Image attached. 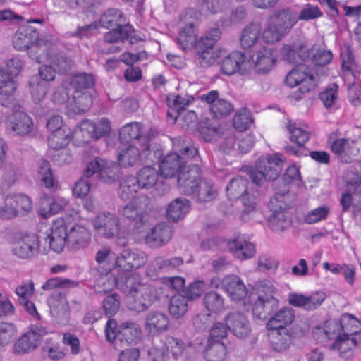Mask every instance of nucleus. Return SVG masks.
<instances>
[{
  "mask_svg": "<svg viewBox=\"0 0 361 361\" xmlns=\"http://www.w3.org/2000/svg\"><path fill=\"white\" fill-rule=\"evenodd\" d=\"M126 293L130 310L141 312L148 309L157 298V290L152 285L143 283L141 276L137 273L121 274L111 279L109 274H102L95 281L94 290L103 295L111 291L114 286Z\"/></svg>",
  "mask_w": 361,
  "mask_h": 361,
  "instance_id": "1",
  "label": "nucleus"
},
{
  "mask_svg": "<svg viewBox=\"0 0 361 361\" xmlns=\"http://www.w3.org/2000/svg\"><path fill=\"white\" fill-rule=\"evenodd\" d=\"M252 291L251 301L253 316L264 319L279 305V300L275 297L278 289L271 281L264 279L255 283Z\"/></svg>",
  "mask_w": 361,
  "mask_h": 361,
  "instance_id": "2",
  "label": "nucleus"
},
{
  "mask_svg": "<svg viewBox=\"0 0 361 361\" xmlns=\"http://www.w3.org/2000/svg\"><path fill=\"white\" fill-rule=\"evenodd\" d=\"M297 12L283 9L275 12L262 31V41L271 46L281 41L297 23Z\"/></svg>",
  "mask_w": 361,
  "mask_h": 361,
  "instance_id": "3",
  "label": "nucleus"
},
{
  "mask_svg": "<svg viewBox=\"0 0 361 361\" xmlns=\"http://www.w3.org/2000/svg\"><path fill=\"white\" fill-rule=\"evenodd\" d=\"M181 140L173 141V148L175 152L168 154L159 165L160 174L165 178L173 177L185 166L186 158L193 157L197 154L195 147L183 146Z\"/></svg>",
  "mask_w": 361,
  "mask_h": 361,
  "instance_id": "4",
  "label": "nucleus"
},
{
  "mask_svg": "<svg viewBox=\"0 0 361 361\" xmlns=\"http://www.w3.org/2000/svg\"><path fill=\"white\" fill-rule=\"evenodd\" d=\"M14 47L18 51H25L31 49L30 56L37 63L44 61V51L46 49L42 46V40L39 39L37 30L30 25H23L19 27L13 38Z\"/></svg>",
  "mask_w": 361,
  "mask_h": 361,
  "instance_id": "5",
  "label": "nucleus"
},
{
  "mask_svg": "<svg viewBox=\"0 0 361 361\" xmlns=\"http://www.w3.org/2000/svg\"><path fill=\"white\" fill-rule=\"evenodd\" d=\"M149 200L146 196H139L120 209V214L133 222V231L144 233L149 226V218L146 212Z\"/></svg>",
  "mask_w": 361,
  "mask_h": 361,
  "instance_id": "6",
  "label": "nucleus"
},
{
  "mask_svg": "<svg viewBox=\"0 0 361 361\" xmlns=\"http://www.w3.org/2000/svg\"><path fill=\"white\" fill-rule=\"evenodd\" d=\"M11 251L19 259H30L38 254H47L48 247L35 233H19L13 239Z\"/></svg>",
  "mask_w": 361,
  "mask_h": 361,
  "instance_id": "7",
  "label": "nucleus"
},
{
  "mask_svg": "<svg viewBox=\"0 0 361 361\" xmlns=\"http://www.w3.org/2000/svg\"><path fill=\"white\" fill-rule=\"evenodd\" d=\"M116 322L109 319L105 327V335L106 340L113 343L115 348H117V342L126 343V344L136 343L140 338L141 329L138 324L133 322H123L116 331Z\"/></svg>",
  "mask_w": 361,
  "mask_h": 361,
  "instance_id": "8",
  "label": "nucleus"
},
{
  "mask_svg": "<svg viewBox=\"0 0 361 361\" xmlns=\"http://www.w3.org/2000/svg\"><path fill=\"white\" fill-rule=\"evenodd\" d=\"M283 166V156L279 154L260 158L255 170L250 171V177L256 185H260L264 180H274L281 173Z\"/></svg>",
  "mask_w": 361,
  "mask_h": 361,
  "instance_id": "9",
  "label": "nucleus"
},
{
  "mask_svg": "<svg viewBox=\"0 0 361 361\" xmlns=\"http://www.w3.org/2000/svg\"><path fill=\"white\" fill-rule=\"evenodd\" d=\"M197 19L193 9L185 11L180 16V32L176 42L178 47L185 51L192 49L197 42Z\"/></svg>",
  "mask_w": 361,
  "mask_h": 361,
  "instance_id": "10",
  "label": "nucleus"
},
{
  "mask_svg": "<svg viewBox=\"0 0 361 361\" xmlns=\"http://www.w3.org/2000/svg\"><path fill=\"white\" fill-rule=\"evenodd\" d=\"M277 60L274 49L268 45H259L252 49L246 59L248 63L247 71L255 70L257 73L264 74L270 71Z\"/></svg>",
  "mask_w": 361,
  "mask_h": 361,
  "instance_id": "11",
  "label": "nucleus"
},
{
  "mask_svg": "<svg viewBox=\"0 0 361 361\" xmlns=\"http://www.w3.org/2000/svg\"><path fill=\"white\" fill-rule=\"evenodd\" d=\"M98 173L99 179L106 184H113L121 176L120 167L114 161L96 157L87 163L85 176L90 178Z\"/></svg>",
  "mask_w": 361,
  "mask_h": 361,
  "instance_id": "12",
  "label": "nucleus"
},
{
  "mask_svg": "<svg viewBox=\"0 0 361 361\" xmlns=\"http://www.w3.org/2000/svg\"><path fill=\"white\" fill-rule=\"evenodd\" d=\"M226 190L227 196L231 200L241 198L244 206L242 214L243 219H245V214L256 210L257 199L254 195H249L247 191V180L245 178L240 176L233 178L229 182Z\"/></svg>",
  "mask_w": 361,
  "mask_h": 361,
  "instance_id": "13",
  "label": "nucleus"
},
{
  "mask_svg": "<svg viewBox=\"0 0 361 361\" xmlns=\"http://www.w3.org/2000/svg\"><path fill=\"white\" fill-rule=\"evenodd\" d=\"M286 82L291 87L299 86L298 91L301 94L307 93L317 86V80L312 71L304 64L290 71L286 76Z\"/></svg>",
  "mask_w": 361,
  "mask_h": 361,
  "instance_id": "14",
  "label": "nucleus"
},
{
  "mask_svg": "<svg viewBox=\"0 0 361 361\" xmlns=\"http://www.w3.org/2000/svg\"><path fill=\"white\" fill-rule=\"evenodd\" d=\"M92 225L98 235L103 238L111 239L120 236V219L116 214L102 212L92 220Z\"/></svg>",
  "mask_w": 361,
  "mask_h": 361,
  "instance_id": "15",
  "label": "nucleus"
},
{
  "mask_svg": "<svg viewBox=\"0 0 361 361\" xmlns=\"http://www.w3.org/2000/svg\"><path fill=\"white\" fill-rule=\"evenodd\" d=\"M358 139L329 137V144L333 153L337 154L342 162L350 163L355 160L360 152Z\"/></svg>",
  "mask_w": 361,
  "mask_h": 361,
  "instance_id": "16",
  "label": "nucleus"
},
{
  "mask_svg": "<svg viewBox=\"0 0 361 361\" xmlns=\"http://www.w3.org/2000/svg\"><path fill=\"white\" fill-rule=\"evenodd\" d=\"M147 262L145 252L133 249H124L115 259L114 269L121 272L130 271L143 267Z\"/></svg>",
  "mask_w": 361,
  "mask_h": 361,
  "instance_id": "17",
  "label": "nucleus"
},
{
  "mask_svg": "<svg viewBox=\"0 0 361 361\" xmlns=\"http://www.w3.org/2000/svg\"><path fill=\"white\" fill-rule=\"evenodd\" d=\"M198 98L209 106L210 115L214 118H224L233 111V105L228 100L220 97L216 90L202 94Z\"/></svg>",
  "mask_w": 361,
  "mask_h": 361,
  "instance_id": "18",
  "label": "nucleus"
},
{
  "mask_svg": "<svg viewBox=\"0 0 361 361\" xmlns=\"http://www.w3.org/2000/svg\"><path fill=\"white\" fill-rule=\"evenodd\" d=\"M119 137L121 142H134L133 145L139 144L142 152L149 149V139L142 132L140 123L135 122L126 124L120 130Z\"/></svg>",
  "mask_w": 361,
  "mask_h": 361,
  "instance_id": "19",
  "label": "nucleus"
},
{
  "mask_svg": "<svg viewBox=\"0 0 361 361\" xmlns=\"http://www.w3.org/2000/svg\"><path fill=\"white\" fill-rule=\"evenodd\" d=\"M224 323L228 330L238 338H246L251 333L250 323L245 315L241 312L228 313L224 318Z\"/></svg>",
  "mask_w": 361,
  "mask_h": 361,
  "instance_id": "20",
  "label": "nucleus"
},
{
  "mask_svg": "<svg viewBox=\"0 0 361 361\" xmlns=\"http://www.w3.org/2000/svg\"><path fill=\"white\" fill-rule=\"evenodd\" d=\"M324 299L325 294L323 292H315L310 295L290 292L288 295L289 305L307 311L317 309L324 302Z\"/></svg>",
  "mask_w": 361,
  "mask_h": 361,
  "instance_id": "21",
  "label": "nucleus"
},
{
  "mask_svg": "<svg viewBox=\"0 0 361 361\" xmlns=\"http://www.w3.org/2000/svg\"><path fill=\"white\" fill-rule=\"evenodd\" d=\"M184 261L180 257H173L164 259L161 257H157L152 259L147 268V274L149 276L164 271L165 273H178L180 271Z\"/></svg>",
  "mask_w": 361,
  "mask_h": 361,
  "instance_id": "22",
  "label": "nucleus"
},
{
  "mask_svg": "<svg viewBox=\"0 0 361 361\" xmlns=\"http://www.w3.org/2000/svg\"><path fill=\"white\" fill-rule=\"evenodd\" d=\"M172 235V228L166 223H159L144 235V239L150 247L158 248L168 243Z\"/></svg>",
  "mask_w": 361,
  "mask_h": 361,
  "instance_id": "23",
  "label": "nucleus"
},
{
  "mask_svg": "<svg viewBox=\"0 0 361 361\" xmlns=\"http://www.w3.org/2000/svg\"><path fill=\"white\" fill-rule=\"evenodd\" d=\"M201 170L197 164L184 166L178 176V185L182 192L191 195L195 192V185L200 177Z\"/></svg>",
  "mask_w": 361,
  "mask_h": 361,
  "instance_id": "24",
  "label": "nucleus"
},
{
  "mask_svg": "<svg viewBox=\"0 0 361 361\" xmlns=\"http://www.w3.org/2000/svg\"><path fill=\"white\" fill-rule=\"evenodd\" d=\"M44 244L48 247L59 253L63 251L66 243H67V228L63 220H59L53 224L51 231L44 239Z\"/></svg>",
  "mask_w": 361,
  "mask_h": 361,
  "instance_id": "25",
  "label": "nucleus"
},
{
  "mask_svg": "<svg viewBox=\"0 0 361 361\" xmlns=\"http://www.w3.org/2000/svg\"><path fill=\"white\" fill-rule=\"evenodd\" d=\"M223 290L227 293L231 300L240 301L247 294V288L243 281L237 275H228L221 281Z\"/></svg>",
  "mask_w": 361,
  "mask_h": 361,
  "instance_id": "26",
  "label": "nucleus"
},
{
  "mask_svg": "<svg viewBox=\"0 0 361 361\" xmlns=\"http://www.w3.org/2000/svg\"><path fill=\"white\" fill-rule=\"evenodd\" d=\"M90 240V231L82 224H75L67 230V245L73 249L85 248Z\"/></svg>",
  "mask_w": 361,
  "mask_h": 361,
  "instance_id": "27",
  "label": "nucleus"
},
{
  "mask_svg": "<svg viewBox=\"0 0 361 361\" xmlns=\"http://www.w3.org/2000/svg\"><path fill=\"white\" fill-rule=\"evenodd\" d=\"M248 63H246L245 55L240 51H233L224 58L221 63V68L226 75H232L239 72L244 75L248 73Z\"/></svg>",
  "mask_w": 361,
  "mask_h": 361,
  "instance_id": "28",
  "label": "nucleus"
},
{
  "mask_svg": "<svg viewBox=\"0 0 361 361\" xmlns=\"http://www.w3.org/2000/svg\"><path fill=\"white\" fill-rule=\"evenodd\" d=\"M335 338L336 341L331 345V349L337 350L344 359H349L353 355L354 349L361 343V335L359 338L350 337L338 332Z\"/></svg>",
  "mask_w": 361,
  "mask_h": 361,
  "instance_id": "29",
  "label": "nucleus"
},
{
  "mask_svg": "<svg viewBox=\"0 0 361 361\" xmlns=\"http://www.w3.org/2000/svg\"><path fill=\"white\" fill-rule=\"evenodd\" d=\"M146 152L141 150L135 145H123L118 149V161L122 167H131L138 164L141 160V157Z\"/></svg>",
  "mask_w": 361,
  "mask_h": 361,
  "instance_id": "30",
  "label": "nucleus"
},
{
  "mask_svg": "<svg viewBox=\"0 0 361 361\" xmlns=\"http://www.w3.org/2000/svg\"><path fill=\"white\" fill-rule=\"evenodd\" d=\"M281 58L288 63L298 62V59L307 61L310 58V49L302 42L293 45L284 44L280 49Z\"/></svg>",
  "mask_w": 361,
  "mask_h": 361,
  "instance_id": "31",
  "label": "nucleus"
},
{
  "mask_svg": "<svg viewBox=\"0 0 361 361\" xmlns=\"http://www.w3.org/2000/svg\"><path fill=\"white\" fill-rule=\"evenodd\" d=\"M295 319V311L289 307L278 310L271 316L267 323L269 330H287L286 326L290 325Z\"/></svg>",
  "mask_w": 361,
  "mask_h": 361,
  "instance_id": "32",
  "label": "nucleus"
},
{
  "mask_svg": "<svg viewBox=\"0 0 361 361\" xmlns=\"http://www.w3.org/2000/svg\"><path fill=\"white\" fill-rule=\"evenodd\" d=\"M262 27L258 23H250L243 30L240 37L241 47L245 49L262 45Z\"/></svg>",
  "mask_w": 361,
  "mask_h": 361,
  "instance_id": "33",
  "label": "nucleus"
},
{
  "mask_svg": "<svg viewBox=\"0 0 361 361\" xmlns=\"http://www.w3.org/2000/svg\"><path fill=\"white\" fill-rule=\"evenodd\" d=\"M228 249L233 256L240 260L252 257L256 252L255 245L241 237L235 238L229 242Z\"/></svg>",
  "mask_w": 361,
  "mask_h": 361,
  "instance_id": "34",
  "label": "nucleus"
},
{
  "mask_svg": "<svg viewBox=\"0 0 361 361\" xmlns=\"http://www.w3.org/2000/svg\"><path fill=\"white\" fill-rule=\"evenodd\" d=\"M169 326V318L163 312L150 311L145 320V329L149 334H156L166 330Z\"/></svg>",
  "mask_w": 361,
  "mask_h": 361,
  "instance_id": "35",
  "label": "nucleus"
},
{
  "mask_svg": "<svg viewBox=\"0 0 361 361\" xmlns=\"http://www.w3.org/2000/svg\"><path fill=\"white\" fill-rule=\"evenodd\" d=\"M68 111L74 114L85 112L92 104V97L89 91L73 90L72 98L68 97Z\"/></svg>",
  "mask_w": 361,
  "mask_h": 361,
  "instance_id": "36",
  "label": "nucleus"
},
{
  "mask_svg": "<svg viewBox=\"0 0 361 361\" xmlns=\"http://www.w3.org/2000/svg\"><path fill=\"white\" fill-rule=\"evenodd\" d=\"M32 126V118L22 111L13 114L8 124V129L11 130L13 133L20 135L29 133L31 131Z\"/></svg>",
  "mask_w": 361,
  "mask_h": 361,
  "instance_id": "37",
  "label": "nucleus"
},
{
  "mask_svg": "<svg viewBox=\"0 0 361 361\" xmlns=\"http://www.w3.org/2000/svg\"><path fill=\"white\" fill-rule=\"evenodd\" d=\"M190 209V202L185 198H176L173 200L166 209V216L169 220L178 221L183 219Z\"/></svg>",
  "mask_w": 361,
  "mask_h": 361,
  "instance_id": "38",
  "label": "nucleus"
},
{
  "mask_svg": "<svg viewBox=\"0 0 361 361\" xmlns=\"http://www.w3.org/2000/svg\"><path fill=\"white\" fill-rule=\"evenodd\" d=\"M68 200L61 196L47 197L42 202V207L39 212L41 216L47 218L60 212L68 205Z\"/></svg>",
  "mask_w": 361,
  "mask_h": 361,
  "instance_id": "39",
  "label": "nucleus"
},
{
  "mask_svg": "<svg viewBox=\"0 0 361 361\" xmlns=\"http://www.w3.org/2000/svg\"><path fill=\"white\" fill-rule=\"evenodd\" d=\"M338 326L337 332L341 334L357 338L361 335V322L350 314L342 315Z\"/></svg>",
  "mask_w": 361,
  "mask_h": 361,
  "instance_id": "40",
  "label": "nucleus"
},
{
  "mask_svg": "<svg viewBox=\"0 0 361 361\" xmlns=\"http://www.w3.org/2000/svg\"><path fill=\"white\" fill-rule=\"evenodd\" d=\"M135 178L141 189L149 190L157 183L159 173L154 167L146 166L139 170Z\"/></svg>",
  "mask_w": 361,
  "mask_h": 361,
  "instance_id": "41",
  "label": "nucleus"
},
{
  "mask_svg": "<svg viewBox=\"0 0 361 361\" xmlns=\"http://www.w3.org/2000/svg\"><path fill=\"white\" fill-rule=\"evenodd\" d=\"M94 123L90 120H85L74 130L72 137L78 145L88 143L95 140L94 134Z\"/></svg>",
  "mask_w": 361,
  "mask_h": 361,
  "instance_id": "42",
  "label": "nucleus"
},
{
  "mask_svg": "<svg viewBox=\"0 0 361 361\" xmlns=\"http://www.w3.org/2000/svg\"><path fill=\"white\" fill-rule=\"evenodd\" d=\"M269 337L271 348L277 352L286 350L291 344V336L288 330H272Z\"/></svg>",
  "mask_w": 361,
  "mask_h": 361,
  "instance_id": "43",
  "label": "nucleus"
},
{
  "mask_svg": "<svg viewBox=\"0 0 361 361\" xmlns=\"http://www.w3.org/2000/svg\"><path fill=\"white\" fill-rule=\"evenodd\" d=\"M290 140L298 146L304 145L310 139L311 128L305 123H290L288 126Z\"/></svg>",
  "mask_w": 361,
  "mask_h": 361,
  "instance_id": "44",
  "label": "nucleus"
},
{
  "mask_svg": "<svg viewBox=\"0 0 361 361\" xmlns=\"http://www.w3.org/2000/svg\"><path fill=\"white\" fill-rule=\"evenodd\" d=\"M338 327V322L329 320L323 325L315 327L313 336L318 342H325L335 338Z\"/></svg>",
  "mask_w": 361,
  "mask_h": 361,
  "instance_id": "45",
  "label": "nucleus"
},
{
  "mask_svg": "<svg viewBox=\"0 0 361 361\" xmlns=\"http://www.w3.org/2000/svg\"><path fill=\"white\" fill-rule=\"evenodd\" d=\"M195 192H192L196 195L200 202H207L214 200L217 192L212 181L208 180H200L195 188Z\"/></svg>",
  "mask_w": 361,
  "mask_h": 361,
  "instance_id": "46",
  "label": "nucleus"
},
{
  "mask_svg": "<svg viewBox=\"0 0 361 361\" xmlns=\"http://www.w3.org/2000/svg\"><path fill=\"white\" fill-rule=\"evenodd\" d=\"M141 189L135 177L127 176L120 183L118 195L124 201L135 199V195Z\"/></svg>",
  "mask_w": 361,
  "mask_h": 361,
  "instance_id": "47",
  "label": "nucleus"
},
{
  "mask_svg": "<svg viewBox=\"0 0 361 361\" xmlns=\"http://www.w3.org/2000/svg\"><path fill=\"white\" fill-rule=\"evenodd\" d=\"M226 354L225 345L221 341H216L207 345L204 351V358L205 361H225Z\"/></svg>",
  "mask_w": 361,
  "mask_h": 361,
  "instance_id": "48",
  "label": "nucleus"
},
{
  "mask_svg": "<svg viewBox=\"0 0 361 361\" xmlns=\"http://www.w3.org/2000/svg\"><path fill=\"white\" fill-rule=\"evenodd\" d=\"M49 85L44 81H40L37 75H34L30 81V91L35 102H39L46 97Z\"/></svg>",
  "mask_w": 361,
  "mask_h": 361,
  "instance_id": "49",
  "label": "nucleus"
},
{
  "mask_svg": "<svg viewBox=\"0 0 361 361\" xmlns=\"http://www.w3.org/2000/svg\"><path fill=\"white\" fill-rule=\"evenodd\" d=\"M71 139L73 137L70 130L66 131L63 128L52 132L48 139V144L51 149L58 150L66 146Z\"/></svg>",
  "mask_w": 361,
  "mask_h": 361,
  "instance_id": "50",
  "label": "nucleus"
},
{
  "mask_svg": "<svg viewBox=\"0 0 361 361\" xmlns=\"http://www.w3.org/2000/svg\"><path fill=\"white\" fill-rule=\"evenodd\" d=\"M287 212L283 209L275 211L269 219L270 228L276 233L283 231L290 224Z\"/></svg>",
  "mask_w": 361,
  "mask_h": 361,
  "instance_id": "51",
  "label": "nucleus"
},
{
  "mask_svg": "<svg viewBox=\"0 0 361 361\" xmlns=\"http://www.w3.org/2000/svg\"><path fill=\"white\" fill-rule=\"evenodd\" d=\"M133 29L130 25H119L117 28L113 29L106 32L104 40L109 43L121 42L131 38Z\"/></svg>",
  "mask_w": 361,
  "mask_h": 361,
  "instance_id": "52",
  "label": "nucleus"
},
{
  "mask_svg": "<svg viewBox=\"0 0 361 361\" xmlns=\"http://www.w3.org/2000/svg\"><path fill=\"white\" fill-rule=\"evenodd\" d=\"M7 202L8 205L14 204V208H16L18 215H23L32 209L30 199L23 194L7 196Z\"/></svg>",
  "mask_w": 361,
  "mask_h": 361,
  "instance_id": "53",
  "label": "nucleus"
},
{
  "mask_svg": "<svg viewBox=\"0 0 361 361\" xmlns=\"http://www.w3.org/2000/svg\"><path fill=\"white\" fill-rule=\"evenodd\" d=\"M18 83L11 75L0 72V97L1 99H7L12 97L16 91Z\"/></svg>",
  "mask_w": 361,
  "mask_h": 361,
  "instance_id": "54",
  "label": "nucleus"
},
{
  "mask_svg": "<svg viewBox=\"0 0 361 361\" xmlns=\"http://www.w3.org/2000/svg\"><path fill=\"white\" fill-rule=\"evenodd\" d=\"M221 32L219 28L214 27L207 31L196 44L197 49H213L216 42L220 39Z\"/></svg>",
  "mask_w": 361,
  "mask_h": 361,
  "instance_id": "55",
  "label": "nucleus"
},
{
  "mask_svg": "<svg viewBox=\"0 0 361 361\" xmlns=\"http://www.w3.org/2000/svg\"><path fill=\"white\" fill-rule=\"evenodd\" d=\"M186 348L187 345L178 338L172 336L166 338L164 349L168 356L171 354L174 359H178L183 354Z\"/></svg>",
  "mask_w": 361,
  "mask_h": 361,
  "instance_id": "56",
  "label": "nucleus"
},
{
  "mask_svg": "<svg viewBox=\"0 0 361 361\" xmlns=\"http://www.w3.org/2000/svg\"><path fill=\"white\" fill-rule=\"evenodd\" d=\"M169 312L175 317H180L185 314L188 310V299L182 294H176L171 297Z\"/></svg>",
  "mask_w": 361,
  "mask_h": 361,
  "instance_id": "57",
  "label": "nucleus"
},
{
  "mask_svg": "<svg viewBox=\"0 0 361 361\" xmlns=\"http://www.w3.org/2000/svg\"><path fill=\"white\" fill-rule=\"evenodd\" d=\"M341 56L343 61L342 68L344 73V80L348 78H354L353 70L356 68V63L348 46H344L341 49Z\"/></svg>",
  "mask_w": 361,
  "mask_h": 361,
  "instance_id": "58",
  "label": "nucleus"
},
{
  "mask_svg": "<svg viewBox=\"0 0 361 361\" xmlns=\"http://www.w3.org/2000/svg\"><path fill=\"white\" fill-rule=\"evenodd\" d=\"M123 13L118 9H109L106 11L100 18L99 23L102 27L109 28L113 25H121L124 23Z\"/></svg>",
  "mask_w": 361,
  "mask_h": 361,
  "instance_id": "59",
  "label": "nucleus"
},
{
  "mask_svg": "<svg viewBox=\"0 0 361 361\" xmlns=\"http://www.w3.org/2000/svg\"><path fill=\"white\" fill-rule=\"evenodd\" d=\"M204 304L207 310L216 313L224 310V298L216 292H209L204 297Z\"/></svg>",
  "mask_w": 361,
  "mask_h": 361,
  "instance_id": "60",
  "label": "nucleus"
},
{
  "mask_svg": "<svg viewBox=\"0 0 361 361\" xmlns=\"http://www.w3.org/2000/svg\"><path fill=\"white\" fill-rule=\"evenodd\" d=\"M38 345L35 338H33L28 332L23 334L15 343L14 350L16 353L23 354L35 349Z\"/></svg>",
  "mask_w": 361,
  "mask_h": 361,
  "instance_id": "61",
  "label": "nucleus"
},
{
  "mask_svg": "<svg viewBox=\"0 0 361 361\" xmlns=\"http://www.w3.org/2000/svg\"><path fill=\"white\" fill-rule=\"evenodd\" d=\"M23 65V61L20 57H12L4 61V66L0 68V72L14 78L22 71Z\"/></svg>",
  "mask_w": 361,
  "mask_h": 361,
  "instance_id": "62",
  "label": "nucleus"
},
{
  "mask_svg": "<svg viewBox=\"0 0 361 361\" xmlns=\"http://www.w3.org/2000/svg\"><path fill=\"white\" fill-rule=\"evenodd\" d=\"M94 84L93 75L85 73L74 75L71 80V86L73 90L87 91Z\"/></svg>",
  "mask_w": 361,
  "mask_h": 361,
  "instance_id": "63",
  "label": "nucleus"
},
{
  "mask_svg": "<svg viewBox=\"0 0 361 361\" xmlns=\"http://www.w3.org/2000/svg\"><path fill=\"white\" fill-rule=\"evenodd\" d=\"M338 86L336 84H331L320 92L319 99L326 109L335 105L338 99Z\"/></svg>",
  "mask_w": 361,
  "mask_h": 361,
  "instance_id": "64",
  "label": "nucleus"
}]
</instances>
